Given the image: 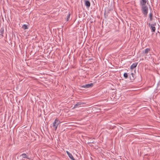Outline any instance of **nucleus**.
I'll use <instances>...</instances> for the list:
<instances>
[{
  "label": "nucleus",
  "mask_w": 160,
  "mask_h": 160,
  "mask_svg": "<svg viewBox=\"0 0 160 160\" xmlns=\"http://www.w3.org/2000/svg\"><path fill=\"white\" fill-rule=\"evenodd\" d=\"M93 86V84L92 83H90L89 84H86L83 85L81 86L82 88H89L92 87Z\"/></svg>",
  "instance_id": "7ed1b4c3"
},
{
  "label": "nucleus",
  "mask_w": 160,
  "mask_h": 160,
  "mask_svg": "<svg viewBox=\"0 0 160 160\" xmlns=\"http://www.w3.org/2000/svg\"><path fill=\"white\" fill-rule=\"evenodd\" d=\"M152 13H150L149 14V17L150 18V20L151 21H152Z\"/></svg>",
  "instance_id": "4468645a"
},
{
  "label": "nucleus",
  "mask_w": 160,
  "mask_h": 160,
  "mask_svg": "<svg viewBox=\"0 0 160 160\" xmlns=\"http://www.w3.org/2000/svg\"><path fill=\"white\" fill-rule=\"evenodd\" d=\"M131 75L132 76V77L134 78V74H133V73H132V72L131 73Z\"/></svg>",
  "instance_id": "f3484780"
},
{
  "label": "nucleus",
  "mask_w": 160,
  "mask_h": 160,
  "mask_svg": "<svg viewBox=\"0 0 160 160\" xmlns=\"http://www.w3.org/2000/svg\"><path fill=\"white\" fill-rule=\"evenodd\" d=\"M60 122L57 119H55L54 122L53 123L52 126L53 127L54 130H56L57 128V127L58 124H59Z\"/></svg>",
  "instance_id": "f03ea898"
},
{
  "label": "nucleus",
  "mask_w": 160,
  "mask_h": 160,
  "mask_svg": "<svg viewBox=\"0 0 160 160\" xmlns=\"http://www.w3.org/2000/svg\"><path fill=\"white\" fill-rule=\"evenodd\" d=\"M124 77L125 78H127L128 77V75L127 73H124L123 74Z\"/></svg>",
  "instance_id": "2eb2a0df"
},
{
  "label": "nucleus",
  "mask_w": 160,
  "mask_h": 160,
  "mask_svg": "<svg viewBox=\"0 0 160 160\" xmlns=\"http://www.w3.org/2000/svg\"><path fill=\"white\" fill-rule=\"evenodd\" d=\"M21 156L22 157V158H28L27 157V155L25 153H22L21 154Z\"/></svg>",
  "instance_id": "ddd939ff"
},
{
  "label": "nucleus",
  "mask_w": 160,
  "mask_h": 160,
  "mask_svg": "<svg viewBox=\"0 0 160 160\" xmlns=\"http://www.w3.org/2000/svg\"><path fill=\"white\" fill-rule=\"evenodd\" d=\"M146 0H142V1L140 2V4L141 6L146 5Z\"/></svg>",
  "instance_id": "6e6552de"
},
{
  "label": "nucleus",
  "mask_w": 160,
  "mask_h": 160,
  "mask_svg": "<svg viewBox=\"0 0 160 160\" xmlns=\"http://www.w3.org/2000/svg\"><path fill=\"white\" fill-rule=\"evenodd\" d=\"M1 33L2 34H3V29H2V28L1 29Z\"/></svg>",
  "instance_id": "dca6fc26"
},
{
  "label": "nucleus",
  "mask_w": 160,
  "mask_h": 160,
  "mask_svg": "<svg viewBox=\"0 0 160 160\" xmlns=\"http://www.w3.org/2000/svg\"><path fill=\"white\" fill-rule=\"evenodd\" d=\"M66 153L68 155V156L72 160H76L73 157L72 155V154L70 153L68 151H66Z\"/></svg>",
  "instance_id": "423d86ee"
},
{
  "label": "nucleus",
  "mask_w": 160,
  "mask_h": 160,
  "mask_svg": "<svg viewBox=\"0 0 160 160\" xmlns=\"http://www.w3.org/2000/svg\"><path fill=\"white\" fill-rule=\"evenodd\" d=\"M85 103L82 102H78L76 103L74 106V108H77L80 107L81 105L84 104Z\"/></svg>",
  "instance_id": "39448f33"
},
{
  "label": "nucleus",
  "mask_w": 160,
  "mask_h": 160,
  "mask_svg": "<svg viewBox=\"0 0 160 160\" xmlns=\"http://www.w3.org/2000/svg\"><path fill=\"white\" fill-rule=\"evenodd\" d=\"M138 63L137 62H135L133 63L130 67V68L131 69H133L135 68L136 67Z\"/></svg>",
  "instance_id": "9d476101"
},
{
  "label": "nucleus",
  "mask_w": 160,
  "mask_h": 160,
  "mask_svg": "<svg viewBox=\"0 0 160 160\" xmlns=\"http://www.w3.org/2000/svg\"><path fill=\"white\" fill-rule=\"evenodd\" d=\"M141 10L142 13L144 16H146L148 13V8L146 5L141 6Z\"/></svg>",
  "instance_id": "f257e3e1"
},
{
  "label": "nucleus",
  "mask_w": 160,
  "mask_h": 160,
  "mask_svg": "<svg viewBox=\"0 0 160 160\" xmlns=\"http://www.w3.org/2000/svg\"><path fill=\"white\" fill-rule=\"evenodd\" d=\"M155 24H150V23L148 24L149 26L150 27V28L151 29V31L152 32H154L156 30V28L154 26Z\"/></svg>",
  "instance_id": "20e7f679"
},
{
  "label": "nucleus",
  "mask_w": 160,
  "mask_h": 160,
  "mask_svg": "<svg viewBox=\"0 0 160 160\" xmlns=\"http://www.w3.org/2000/svg\"><path fill=\"white\" fill-rule=\"evenodd\" d=\"M70 14L69 13L68 14V15L67 16V18L66 20L67 21H68L70 19Z\"/></svg>",
  "instance_id": "f8f14e48"
},
{
  "label": "nucleus",
  "mask_w": 160,
  "mask_h": 160,
  "mask_svg": "<svg viewBox=\"0 0 160 160\" xmlns=\"http://www.w3.org/2000/svg\"><path fill=\"white\" fill-rule=\"evenodd\" d=\"M22 28L24 30L27 29L28 28V26L26 24H24L22 27Z\"/></svg>",
  "instance_id": "9b49d317"
},
{
  "label": "nucleus",
  "mask_w": 160,
  "mask_h": 160,
  "mask_svg": "<svg viewBox=\"0 0 160 160\" xmlns=\"http://www.w3.org/2000/svg\"><path fill=\"white\" fill-rule=\"evenodd\" d=\"M150 49L149 48H147L145 49L144 51L143 52V53L145 55H147L148 53L150 51Z\"/></svg>",
  "instance_id": "1a4fd4ad"
},
{
  "label": "nucleus",
  "mask_w": 160,
  "mask_h": 160,
  "mask_svg": "<svg viewBox=\"0 0 160 160\" xmlns=\"http://www.w3.org/2000/svg\"><path fill=\"white\" fill-rule=\"evenodd\" d=\"M85 5L87 8H89L90 6V3L89 1L86 0L85 2Z\"/></svg>",
  "instance_id": "0eeeda50"
}]
</instances>
